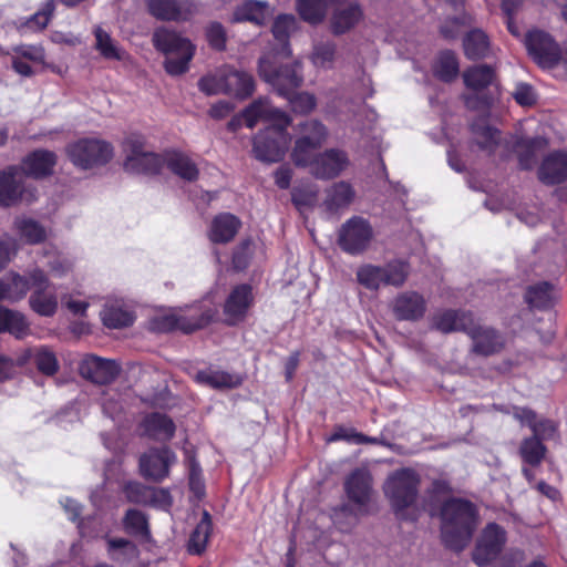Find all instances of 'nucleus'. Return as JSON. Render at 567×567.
Listing matches in <instances>:
<instances>
[{
	"instance_id": "1",
	"label": "nucleus",
	"mask_w": 567,
	"mask_h": 567,
	"mask_svg": "<svg viewBox=\"0 0 567 567\" xmlns=\"http://www.w3.org/2000/svg\"><path fill=\"white\" fill-rule=\"evenodd\" d=\"M441 534L444 544L455 550H463L470 543L477 525V511L473 503L451 498L441 508Z\"/></svg>"
},
{
	"instance_id": "2",
	"label": "nucleus",
	"mask_w": 567,
	"mask_h": 567,
	"mask_svg": "<svg viewBox=\"0 0 567 567\" xmlns=\"http://www.w3.org/2000/svg\"><path fill=\"white\" fill-rule=\"evenodd\" d=\"M155 49L165 54V71L173 76L182 75L189 69L196 48L192 41L175 30L158 28L152 35Z\"/></svg>"
},
{
	"instance_id": "3",
	"label": "nucleus",
	"mask_w": 567,
	"mask_h": 567,
	"mask_svg": "<svg viewBox=\"0 0 567 567\" xmlns=\"http://www.w3.org/2000/svg\"><path fill=\"white\" fill-rule=\"evenodd\" d=\"M124 169L132 174L154 175L161 172L164 166V156L150 151L145 138L132 134L124 141Z\"/></svg>"
},
{
	"instance_id": "4",
	"label": "nucleus",
	"mask_w": 567,
	"mask_h": 567,
	"mask_svg": "<svg viewBox=\"0 0 567 567\" xmlns=\"http://www.w3.org/2000/svg\"><path fill=\"white\" fill-rule=\"evenodd\" d=\"M417 474L402 468L390 474L383 485L384 495L395 512L403 511L414 504L419 487Z\"/></svg>"
},
{
	"instance_id": "5",
	"label": "nucleus",
	"mask_w": 567,
	"mask_h": 567,
	"mask_svg": "<svg viewBox=\"0 0 567 567\" xmlns=\"http://www.w3.org/2000/svg\"><path fill=\"white\" fill-rule=\"evenodd\" d=\"M69 159L82 169L104 165L113 157L112 145L103 140L85 137L68 144Z\"/></svg>"
},
{
	"instance_id": "6",
	"label": "nucleus",
	"mask_w": 567,
	"mask_h": 567,
	"mask_svg": "<svg viewBox=\"0 0 567 567\" xmlns=\"http://www.w3.org/2000/svg\"><path fill=\"white\" fill-rule=\"evenodd\" d=\"M287 127L269 125L265 130L259 131L252 140V154L255 158L267 164L280 162L290 142Z\"/></svg>"
},
{
	"instance_id": "7",
	"label": "nucleus",
	"mask_w": 567,
	"mask_h": 567,
	"mask_svg": "<svg viewBox=\"0 0 567 567\" xmlns=\"http://www.w3.org/2000/svg\"><path fill=\"white\" fill-rule=\"evenodd\" d=\"M344 489L348 498L355 505V508H352L350 505H343L339 508L338 514H353L355 519H358L359 516L368 514L367 506L371 499L372 493V477L370 472L365 468H355L352 471L344 482Z\"/></svg>"
},
{
	"instance_id": "8",
	"label": "nucleus",
	"mask_w": 567,
	"mask_h": 567,
	"mask_svg": "<svg viewBox=\"0 0 567 567\" xmlns=\"http://www.w3.org/2000/svg\"><path fill=\"white\" fill-rule=\"evenodd\" d=\"M38 199L35 187L22 183V173L16 165L0 172V206L11 207L20 202L32 204Z\"/></svg>"
},
{
	"instance_id": "9",
	"label": "nucleus",
	"mask_w": 567,
	"mask_h": 567,
	"mask_svg": "<svg viewBox=\"0 0 567 567\" xmlns=\"http://www.w3.org/2000/svg\"><path fill=\"white\" fill-rule=\"evenodd\" d=\"M259 74L281 96H288V94L295 92L296 89L302 84L301 64L293 62L285 64L278 69H274L269 61L260 59L259 61Z\"/></svg>"
},
{
	"instance_id": "10",
	"label": "nucleus",
	"mask_w": 567,
	"mask_h": 567,
	"mask_svg": "<svg viewBox=\"0 0 567 567\" xmlns=\"http://www.w3.org/2000/svg\"><path fill=\"white\" fill-rule=\"evenodd\" d=\"M373 238L370 223L359 216L347 220L339 229L338 244L350 255H360L365 251Z\"/></svg>"
},
{
	"instance_id": "11",
	"label": "nucleus",
	"mask_w": 567,
	"mask_h": 567,
	"mask_svg": "<svg viewBox=\"0 0 567 567\" xmlns=\"http://www.w3.org/2000/svg\"><path fill=\"white\" fill-rule=\"evenodd\" d=\"M525 45L529 55L542 68H553L560 60L559 45L544 31H529L525 37Z\"/></svg>"
},
{
	"instance_id": "12",
	"label": "nucleus",
	"mask_w": 567,
	"mask_h": 567,
	"mask_svg": "<svg viewBox=\"0 0 567 567\" xmlns=\"http://www.w3.org/2000/svg\"><path fill=\"white\" fill-rule=\"evenodd\" d=\"M33 292L29 298L31 309L43 317H52L58 309V298L49 290V280L41 269L30 271Z\"/></svg>"
},
{
	"instance_id": "13",
	"label": "nucleus",
	"mask_w": 567,
	"mask_h": 567,
	"mask_svg": "<svg viewBox=\"0 0 567 567\" xmlns=\"http://www.w3.org/2000/svg\"><path fill=\"white\" fill-rule=\"evenodd\" d=\"M471 338L472 352L483 357H489L501 352L505 347V338L496 329L481 324L473 319L466 331Z\"/></svg>"
},
{
	"instance_id": "14",
	"label": "nucleus",
	"mask_w": 567,
	"mask_h": 567,
	"mask_svg": "<svg viewBox=\"0 0 567 567\" xmlns=\"http://www.w3.org/2000/svg\"><path fill=\"white\" fill-rule=\"evenodd\" d=\"M506 542L505 530L495 523L488 524L473 551V560L481 567L495 559Z\"/></svg>"
},
{
	"instance_id": "15",
	"label": "nucleus",
	"mask_w": 567,
	"mask_h": 567,
	"mask_svg": "<svg viewBox=\"0 0 567 567\" xmlns=\"http://www.w3.org/2000/svg\"><path fill=\"white\" fill-rule=\"evenodd\" d=\"M347 153L339 148H329L318 153L310 168V174L318 179H332L338 177L349 166Z\"/></svg>"
},
{
	"instance_id": "16",
	"label": "nucleus",
	"mask_w": 567,
	"mask_h": 567,
	"mask_svg": "<svg viewBox=\"0 0 567 567\" xmlns=\"http://www.w3.org/2000/svg\"><path fill=\"white\" fill-rule=\"evenodd\" d=\"M121 368L114 360L97 355H86L79 365L81 377L96 384L113 382L120 374Z\"/></svg>"
},
{
	"instance_id": "17",
	"label": "nucleus",
	"mask_w": 567,
	"mask_h": 567,
	"mask_svg": "<svg viewBox=\"0 0 567 567\" xmlns=\"http://www.w3.org/2000/svg\"><path fill=\"white\" fill-rule=\"evenodd\" d=\"M254 302L252 290L249 285L243 284L235 287L224 303V321L228 326L243 322Z\"/></svg>"
},
{
	"instance_id": "18",
	"label": "nucleus",
	"mask_w": 567,
	"mask_h": 567,
	"mask_svg": "<svg viewBox=\"0 0 567 567\" xmlns=\"http://www.w3.org/2000/svg\"><path fill=\"white\" fill-rule=\"evenodd\" d=\"M243 116L249 128H252L260 120L270 122L271 125L289 126L291 124L290 116L280 109L270 105L267 99L254 101L245 109Z\"/></svg>"
},
{
	"instance_id": "19",
	"label": "nucleus",
	"mask_w": 567,
	"mask_h": 567,
	"mask_svg": "<svg viewBox=\"0 0 567 567\" xmlns=\"http://www.w3.org/2000/svg\"><path fill=\"white\" fill-rule=\"evenodd\" d=\"M56 154L49 150H35L28 154L20 165L22 175L41 179L53 174L54 166L56 165Z\"/></svg>"
},
{
	"instance_id": "20",
	"label": "nucleus",
	"mask_w": 567,
	"mask_h": 567,
	"mask_svg": "<svg viewBox=\"0 0 567 567\" xmlns=\"http://www.w3.org/2000/svg\"><path fill=\"white\" fill-rule=\"evenodd\" d=\"M175 455L168 449L151 450L140 458V470L146 478L159 482L168 475Z\"/></svg>"
},
{
	"instance_id": "21",
	"label": "nucleus",
	"mask_w": 567,
	"mask_h": 567,
	"mask_svg": "<svg viewBox=\"0 0 567 567\" xmlns=\"http://www.w3.org/2000/svg\"><path fill=\"white\" fill-rule=\"evenodd\" d=\"M392 311L398 320L416 321L425 315L426 301L416 291H404L394 298Z\"/></svg>"
},
{
	"instance_id": "22",
	"label": "nucleus",
	"mask_w": 567,
	"mask_h": 567,
	"mask_svg": "<svg viewBox=\"0 0 567 567\" xmlns=\"http://www.w3.org/2000/svg\"><path fill=\"white\" fill-rule=\"evenodd\" d=\"M214 316L215 313L213 311L207 310L196 320L189 321L184 317L166 315L155 318L152 321V328L157 332H169L178 329L185 333H190L206 327L213 320Z\"/></svg>"
},
{
	"instance_id": "23",
	"label": "nucleus",
	"mask_w": 567,
	"mask_h": 567,
	"mask_svg": "<svg viewBox=\"0 0 567 567\" xmlns=\"http://www.w3.org/2000/svg\"><path fill=\"white\" fill-rule=\"evenodd\" d=\"M474 316L470 311L447 309L433 315L431 329L444 334L462 331L466 333Z\"/></svg>"
},
{
	"instance_id": "24",
	"label": "nucleus",
	"mask_w": 567,
	"mask_h": 567,
	"mask_svg": "<svg viewBox=\"0 0 567 567\" xmlns=\"http://www.w3.org/2000/svg\"><path fill=\"white\" fill-rule=\"evenodd\" d=\"M272 16V10L265 1L247 0L237 6L231 14V22H251L265 24Z\"/></svg>"
},
{
	"instance_id": "25",
	"label": "nucleus",
	"mask_w": 567,
	"mask_h": 567,
	"mask_svg": "<svg viewBox=\"0 0 567 567\" xmlns=\"http://www.w3.org/2000/svg\"><path fill=\"white\" fill-rule=\"evenodd\" d=\"M124 494L128 502L140 505L171 503L168 492L148 487L138 482H128L124 486Z\"/></svg>"
},
{
	"instance_id": "26",
	"label": "nucleus",
	"mask_w": 567,
	"mask_h": 567,
	"mask_svg": "<svg viewBox=\"0 0 567 567\" xmlns=\"http://www.w3.org/2000/svg\"><path fill=\"white\" fill-rule=\"evenodd\" d=\"M539 179L548 185L559 184L567 179V154L556 152L548 155L538 172Z\"/></svg>"
},
{
	"instance_id": "27",
	"label": "nucleus",
	"mask_w": 567,
	"mask_h": 567,
	"mask_svg": "<svg viewBox=\"0 0 567 567\" xmlns=\"http://www.w3.org/2000/svg\"><path fill=\"white\" fill-rule=\"evenodd\" d=\"M164 166L185 182H195L199 176L196 163L182 152L166 153L164 155Z\"/></svg>"
},
{
	"instance_id": "28",
	"label": "nucleus",
	"mask_w": 567,
	"mask_h": 567,
	"mask_svg": "<svg viewBox=\"0 0 567 567\" xmlns=\"http://www.w3.org/2000/svg\"><path fill=\"white\" fill-rule=\"evenodd\" d=\"M226 94L245 99L252 94L255 82L252 76L240 70L225 65Z\"/></svg>"
},
{
	"instance_id": "29",
	"label": "nucleus",
	"mask_w": 567,
	"mask_h": 567,
	"mask_svg": "<svg viewBox=\"0 0 567 567\" xmlns=\"http://www.w3.org/2000/svg\"><path fill=\"white\" fill-rule=\"evenodd\" d=\"M240 225V220L233 214H219L212 221L209 239L216 244L229 243L238 233Z\"/></svg>"
},
{
	"instance_id": "30",
	"label": "nucleus",
	"mask_w": 567,
	"mask_h": 567,
	"mask_svg": "<svg viewBox=\"0 0 567 567\" xmlns=\"http://www.w3.org/2000/svg\"><path fill=\"white\" fill-rule=\"evenodd\" d=\"M362 19L361 7L353 2L347 7L337 8L330 19L331 31L336 35L351 30Z\"/></svg>"
},
{
	"instance_id": "31",
	"label": "nucleus",
	"mask_w": 567,
	"mask_h": 567,
	"mask_svg": "<svg viewBox=\"0 0 567 567\" xmlns=\"http://www.w3.org/2000/svg\"><path fill=\"white\" fill-rule=\"evenodd\" d=\"M213 530L212 516L207 511H204L202 518L192 532L187 550L192 555H202L206 548Z\"/></svg>"
},
{
	"instance_id": "32",
	"label": "nucleus",
	"mask_w": 567,
	"mask_h": 567,
	"mask_svg": "<svg viewBox=\"0 0 567 567\" xmlns=\"http://www.w3.org/2000/svg\"><path fill=\"white\" fill-rule=\"evenodd\" d=\"M472 133L477 146L488 154H493L499 144L501 133L495 127L487 124L483 118L472 124Z\"/></svg>"
},
{
	"instance_id": "33",
	"label": "nucleus",
	"mask_w": 567,
	"mask_h": 567,
	"mask_svg": "<svg viewBox=\"0 0 567 567\" xmlns=\"http://www.w3.org/2000/svg\"><path fill=\"white\" fill-rule=\"evenodd\" d=\"M145 433L157 440H169L175 433L174 422L165 414L151 413L143 422Z\"/></svg>"
},
{
	"instance_id": "34",
	"label": "nucleus",
	"mask_w": 567,
	"mask_h": 567,
	"mask_svg": "<svg viewBox=\"0 0 567 567\" xmlns=\"http://www.w3.org/2000/svg\"><path fill=\"white\" fill-rule=\"evenodd\" d=\"M354 198V190L350 184L346 182L334 183L327 189L324 206L329 212H337L347 207Z\"/></svg>"
},
{
	"instance_id": "35",
	"label": "nucleus",
	"mask_w": 567,
	"mask_h": 567,
	"mask_svg": "<svg viewBox=\"0 0 567 567\" xmlns=\"http://www.w3.org/2000/svg\"><path fill=\"white\" fill-rule=\"evenodd\" d=\"M495 78L494 70L486 64L474 65L463 73L464 84L467 89L475 92L482 91L489 86Z\"/></svg>"
},
{
	"instance_id": "36",
	"label": "nucleus",
	"mask_w": 567,
	"mask_h": 567,
	"mask_svg": "<svg viewBox=\"0 0 567 567\" xmlns=\"http://www.w3.org/2000/svg\"><path fill=\"white\" fill-rule=\"evenodd\" d=\"M557 298V290L547 281L529 286L525 293L526 302L535 308H546Z\"/></svg>"
},
{
	"instance_id": "37",
	"label": "nucleus",
	"mask_w": 567,
	"mask_h": 567,
	"mask_svg": "<svg viewBox=\"0 0 567 567\" xmlns=\"http://www.w3.org/2000/svg\"><path fill=\"white\" fill-rule=\"evenodd\" d=\"M95 44L94 48L106 60H124L126 52L117 44L112 37L101 27L94 28Z\"/></svg>"
},
{
	"instance_id": "38",
	"label": "nucleus",
	"mask_w": 567,
	"mask_h": 567,
	"mask_svg": "<svg viewBox=\"0 0 567 567\" xmlns=\"http://www.w3.org/2000/svg\"><path fill=\"white\" fill-rule=\"evenodd\" d=\"M27 357L33 360L37 369L45 375H54L59 371V361L49 347H38L27 351Z\"/></svg>"
},
{
	"instance_id": "39",
	"label": "nucleus",
	"mask_w": 567,
	"mask_h": 567,
	"mask_svg": "<svg viewBox=\"0 0 567 567\" xmlns=\"http://www.w3.org/2000/svg\"><path fill=\"white\" fill-rule=\"evenodd\" d=\"M488 38L478 29L470 31L464 40V53L470 60H478L484 58L488 52Z\"/></svg>"
},
{
	"instance_id": "40",
	"label": "nucleus",
	"mask_w": 567,
	"mask_h": 567,
	"mask_svg": "<svg viewBox=\"0 0 567 567\" xmlns=\"http://www.w3.org/2000/svg\"><path fill=\"white\" fill-rule=\"evenodd\" d=\"M148 12L163 21H176L182 17V7L177 0H146Z\"/></svg>"
},
{
	"instance_id": "41",
	"label": "nucleus",
	"mask_w": 567,
	"mask_h": 567,
	"mask_svg": "<svg viewBox=\"0 0 567 567\" xmlns=\"http://www.w3.org/2000/svg\"><path fill=\"white\" fill-rule=\"evenodd\" d=\"M107 553L111 559L120 564L131 561L138 556L136 545L125 538H109Z\"/></svg>"
},
{
	"instance_id": "42",
	"label": "nucleus",
	"mask_w": 567,
	"mask_h": 567,
	"mask_svg": "<svg viewBox=\"0 0 567 567\" xmlns=\"http://www.w3.org/2000/svg\"><path fill=\"white\" fill-rule=\"evenodd\" d=\"M4 287L7 301L16 302L23 299L30 288H32L30 272L27 277L16 272H10L4 277Z\"/></svg>"
},
{
	"instance_id": "43",
	"label": "nucleus",
	"mask_w": 567,
	"mask_h": 567,
	"mask_svg": "<svg viewBox=\"0 0 567 567\" xmlns=\"http://www.w3.org/2000/svg\"><path fill=\"white\" fill-rule=\"evenodd\" d=\"M299 136L315 147H321L328 137L327 127L317 120H308L298 124Z\"/></svg>"
},
{
	"instance_id": "44",
	"label": "nucleus",
	"mask_w": 567,
	"mask_h": 567,
	"mask_svg": "<svg viewBox=\"0 0 567 567\" xmlns=\"http://www.w3.org/2000/svg\"><path fill=\"white\" fill-rule=\"evenodd\" d=\"M410 274L409 264L402 260H393L382 266L383 285L402 287Z\"/></svg>"
},
{
	"instance_id": "45",
	"label": "nucleus",
	"mask_w": 567,
	"mask_h": 567,
	"mask_svg": "<svg viewBox=\"0 0 567 567\" xmlns=\"http://www.w3.org/2000/svg\"><path fill=\"white\" fill-rule=\"evenodd\" d=\"M547 449L538 437H526L519 446L522 460L530 466H538L546 455Z\"/></svg>"
},
{
	"instance_id": "46",
	"label": "nucleus",
	"mask_w": 567,
	"mask_h": 567,
	"mask_svg": "<svg viewBox=\"0 0 567 567\" xmlns=\"http://www.w3.org/2000/svg\"><path fill=\"white\" fill-rule=\"evenodd\" d=\"M196 381L215 389L235 388L240 384L237 375L223 371H199L196 374Z\"/></svg>"
},
{
	"instance_id": "47",
	"label": "nucleus",
	"mask_w": 567,
	"mask_h": 567,
	"mask_svg": "<svg viewBox=\"0 0 567 567\" xmlns=\"http://www.w3.org/2000/svg\"><path fill=\"white\" fill-rule=\"evenodd\" d=\"M297 10L300 17L312 24L321 22L326 16V0H298Z\"/></svg>"
},
{
	"instance_id": "48",
	"label": "nucleus",
	"mask_w": 567,
	"mask_h": 567,
	"mask_svg": "<svg viewBox=\"0 0 567 567\" xmlns=\"http://www.w3.org/2000/svg\"><path fill=\"white\" fill-rule=\"evenodd\" d=\"M297 20L291 14H281L276 18L272 24V34L275 39L282 44L287 55L290 54L288 49V39L291 32L296 30Z\"/></svg>"
},
{
	"instance_id": "49",
	"label": "nucleus",
	"mask_w": 567,
	"mask_h": 567,
	"mask_svg": "<svg viewBox=\"0 0 567 567\" xmlns=\"http://www.w3.org/2000/svg\"><path fill=\"white\" fill-rule=\"evenodd\" d=\"M124 529L134 536L148 537V520L144 513L138 509H128L123 518Z\"/></svg>"
},
{
	"instance_id": "50",
	"label": "nucleus",
	"mask_w": 567,
	"mask_h": 567,
	"mask_svg": "<svg viewBox=\"0 0 567 567\" xmlns=\"http://www.w3.org/2000/svg\"><path fill=\"white\" fill-rule=\"evenodd\" d=\"M319 148L310 145L305 140L296 138L290 154L291 161L297 167H308L310 169L317 156L316 151Z\"/></svg>"
},
{
	"instance_id": "51",
	"label": "nucleus",
	"mask_w": 567,
	"mask_h": 567,
	"mask_svg": "<svg viewBox=\"0 0 567 567\" xmlns=\"http://www.w3.org/2000/svg\"><path fill=\"white\" fill-rule=\"evenodd\" d=\"M336 43L331 41L317 42L310 60L318 68L331 69L336 60Z\"/></svg>"
},
{
	"instance_id": "52",
	"label": "nucleus",
	"mask_w": 567,
	"mask_h": 567,
	"mask_svg": "<svg viewBox=\"0 0 567 567\" xmlns=\"http://www.w3.org/2000/svg\"><path fill=\"white\" fill-rule=\"evenodd\" d=\"M225 66L202 76L198 81L199 90L206 95L226 94Z\"/></svg>"
},
{
	"instance_id": "53",
	"label": "nucleus",
	"mask_w": 567,
	"mask_h": 567,
	"mask_svg": "<svg viewBox=\"0 0 567 567\" xmlns=\"http://www.w3.org/2000/svg\"><path fill=\"white\" fill-rule=\"evenodd\" d=\"M14 225L29 244H38L45 239L44 228L31 218H17Z\"/></svg>"
},
{
	"instance_id": "54",
	"label": "nucleus",
	"mask_w": 567,
	"mask_h": 567,
	"mask_svg": "<svg viewBox=\"0 0 567 567\" xmlns=\"http://www.w3.org/2000/svg\"><path fill=\"white\" fill-rule=\"evenodd\" d=\"M101 317L106 327L115 329L131 326L134 321L131 312L114 306L105 307Z\"/></svg>"
},
{
	"instance_id": "55",
	"label": "nucleus",
	"mask_w": 567,
	"mask_h": 567,
	"mask_svg": "<svg viewBox=\"0 0 567 567\" xmlns=\"http://www.w3.org/2000/svg\"><path fill=\"white\" fill-rule=\"evenodd\" d=\"M435 72L436 75L445 82L454 80L458 74V61L456 55L451 51L442 52Z\"/></svg>"
},
{
	"instance_id": "56",
	"label": "nucleus",
	"mask_w": 567,
	"mask_h": 567,
	"mask_svg": "<svg viewBox=\"0 0 567 567\" xmlns=\"http://www.w3.org/2000/svg\"><path fill=\"white\" fill-rule=\"evenodd\" d=\"M360 285L370 290H378L383 285L382 266L364 265L357 271Z\"/></svg>"
},
{
	"instance_id": "57",
	"label": "nucleus",
	"mask_w": 567,
	"mask_h": 567,
	"mask_svg": "<svg viewBox=\"0 0 567 567\" xmlns=\"http://www.w3.org/2000/svg\"><path fill=\"white\" fill-rule=\"evenodd\" d=\"M291 106V110L299 114H308L316 107V97L307 92H292L285 96Z\"/></svg>"
},
{
	"instance_id": "58",
	"label": "nucleus",
	"mask_w": 567,
	"mask_h": 567,
	"mask_svg": "<svg viewBox=\"0 0 567 567\" xmlns=\"http://www.w3.org/2000/svg\"><path fill=\"white\" fill-rule=\"evenodd\" d=\"M522 145L526 148V152L519 154V165L524 169H529L534 164V152L545 148L547 141L543 137H535L533 140L524 141Z\"/></svg>"
},
{
	"instance_id": "59",
	"label": "nucleus",
	"mask_w": 567,
	"mask_h": 567,
	"mask_svg": "<svg viewBox=\"0 0 567 567\" xmlns=\"http://www.w3.org/2000/svg\"><path fill=\"white\" fill-rule=\"evenodd\" d=\"M14 55L29 60L31 62H37L44 64L45 51L42 45L39 44H20L12 49Z\"/></svg>"
},
{
	"instance_id": "60",
	"label": "nucleus",
	"mask_w": 567,
	"mask_h": 567,
	"mask_svg": "<svg viewBox=\"0 0 567 567\" xmlns=\"http://www.w3.org/2000/svg\"><path fill=\"white\" fill-rule=\"evenodd\" d=\"M206 38L210 47L223 50L226 45V31L219 22H212L206 28Z\"/></svg>"
},
{
	"instance_id": "61",
	"label": "nucleus",
	"mask_w": 567,
	"mask_h": 567,
	"mask_svg": "<svg viewBox=\"0 0 567 567\" xmlns=\"http://www.w3.org/2000/svg\"><path fill=\"white\" fill-rule=\"evenodd\" d=\"M530 430L533 436L538 437L539 441L551 440L557 436V424L547 419L536 420Z\"/></svg>"
},
{
	"instance_id": "62",
	"label": "nucleus",
	"mask_w": 567,
	"mask_h": 567,
	"mask_svg": "<svg viewBox=\"0 0 567 567\" xmlns=\"http://www.w3.org/2000/svg\"><path fill=\"white\" fill-rule=\"evenodd\" d=\"M7 332H10L11 334L19 339L28 334L29 324L22 313L13 310L10 311Z\"/></svg>"
},
{
	"instance_id": "63",
	"label": "nucleus",
	"mask_w": 567,
	"mask_h": 567,
	"mask_svg": "<svg viewBox=\"0 0 567 567\" xmlns=\"http://www.w3.org/2000/svg\"><path fill=\"white\" fill-rule=\"evenodd\" d=\"M291 200L299 209L312 206L317 200V190L295 187L291 192Z\"/></svg>"
},
{
	"instance_id": "64",
	"label": "nucleus",
	"mask_w": 567,
	"mask_h": 567,
	"mask_svg": "<svg viewBox=\"0 0 567 567\" xmlns=\"http://www.w3.org/2000/svg\"><path fill=\"white\" fill-rule=\"evenodd\" d=\"M251 240L247 239L240 243L233 255V264L237 270H243L248 266L251 256Z\"/></svg>"
}]
</instances>
